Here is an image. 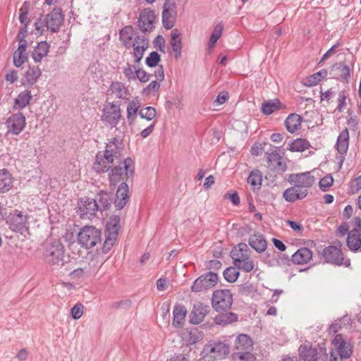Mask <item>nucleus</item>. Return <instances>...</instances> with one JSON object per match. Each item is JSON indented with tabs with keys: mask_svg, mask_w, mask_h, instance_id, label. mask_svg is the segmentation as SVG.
Returning a JSON list of instances; mask_svg holds the SVG:
<instances>
[{
	"mask_svg": "<svg viewBox=\"0 0 361 361\" xmlns=\"http://www.w3.org/2000/svg\"><path fill=\"white\" fill-rule=\"evenodd\" d=\"M122 145V141L120 139L114 137L111 140L106 144L104 153H97L93 169L98 173L107 171L111 167L114 160L120 157Z\"/></svg>",
	"mask_w": 361,
	"mask_h": 361,
	"instance_id": "obj_1",
	"label": "nucleus"
},
{
	"mask_svg": "<svg viewBox=\"0 0 361 361\" xmlns=\"http://www.w3.org/2000/svg\"><path fill=\"white\" fill-rule=\"evenodd\" d=\"M63 21V15L61 8H54L51 12L44 17H41L35 24V30L40 33L47 30L52 32L58 31Z\"/></svg>",
	"mask_w": 361,
	"mask_h": 361,
	"instance_id": "obj_2",
	"label": "nucleus"
},
{
	"mask_svg": "<svg viewBox=\"0 0 361 361\" xmlns=\"http://www.w3.org/2000/svg\"><path fill=\"white\" fill-rule=\"evenodd\" d=\"M43 259L47 264L61 267L65 264L64 247L59 241L47 244L43 252Z\"/></svg>",
	"mask_w": 361,
	"mask_h": 361,
	"instance_id": "obj_3",
	"label": "nucleus"
},
{
	"mask_svg": "<svg viewBox=\"0 0 361 361\" xmlns=\"http://www.w3.org/2000/svg\"><path fill=\"white\" fill-rule=\"evenodd\" d=\"M252 350V340L246 334H240L235 341L233 359L240 361H255Z\"/></svg>",
	"mask_w": 361,
	"mask_h": 361,
	"instance_id": "obj_4",
	"label": "nucleus"
},
{
	"mask_svg": "<svg viewBox=\"0 0 361 361\" xmlns=\"http://www.w3.org/2000/svg\"><path fill=\"white\" fill-rule=\"evenodd\" d=\"M299 361H326V349L318 345L313 348L310 343L301 345L298 348Z\"/></svg>",
	"mask_w": 361,
	"mask_h": 361,
	"instance_id": "obj_5",
	"label": "nucleus"
},
{
	"mask_svg": "<svg viewBox=\"0 0 361 361\" xmlns=\"http://www.w3.org/2000/svg\"><path fill=\"white\" fill-rule=\"evenodd\" d=\"M78 243L86 249L94 247L101 241V231L92 226H83L78 235Z\"/></svg>",
	"mask_w": 361,
	"mask_h": 361,
	"instance_id": "obj_6",
	"label": "nucleus"
},
{
	"mask_svg": "<svg viewBox=\"0 0 361 361\" xmlns=\"http://www.w3.org/2000/svg\"><path fill=\"white\" fill-rule=\"evenodd\" d=\"M233 304V295L229 290L219 289L214 291L212 298V305L216 312L230 310Z\"/></svg>",
	"mask_w": 361,
	"mask_h": 361,
	"instance_id": "obj_7",
	"label": "nucleus"
},
{
	"mask_svg": "<svg viewBox=\"0 0 361 361\" xmlns=\"http://www.w3.org/2000/svg\"><path fill=\"white\" fill-rule=\"evenodd\" d=\"M334 349L330 353V361H338L337 355H339V360L349 358L352 355V347L347 343L341 334H337L332 341Z\"/></svg>",
	"mask_w": 361,
	"mask_h": 361,
	"instance_id": "obj_8",
	"label": "nucleus"
},
{
	"mask_svg": "<svg viewBox=\"0 0 361 361\" xmlns=\"http://www.w3.org/2000/svg\"><path fill=\"white\" fill-rule=\"evenodd\" d=\"M229 353L227 344L216 341H211L207 343L202 350L204 357L214 360H221Z\"/></svg>",
	"mask_w": 361,
	"mask_h": 361,
	"instance_id": "obj_9",
	"label": "nucleus"
},
{
	"mask_svg": "<svg viewBox=\"0 0 361 361\" xmlns=\"http://www.w3.org/2000/svg\"><path fill=\"white\" fill-rule=\"evenodd\" d=\"M6 223L9 228L15 232L23 233L28 229L27 216L17 209L9 214L6 219Z\"/></svg>",
	"mask_w": 361,
	"mask_h": 361,
	"instance_id": "obj_10",
	"label": "nucleus"
},
{
	"mask_svg": "<svg viewBox=\"0 0 361 361\" xmlns=\"http://www.w3.org/2000/svg\"><path fill=\"white\" fill-rule=\"evenodd\" d=\"M133 173V161L130 158L124 160V169L121 166H116L111 169L109 176V181L111 185H116L123 180L124 176H132Z\"/></svg>",
	"mask_w": 361,
	"mask_h": 361,
	"instance_id": "obj_11",
	"label": "nucleus"
},
{
	"mask_svg": "<svg viewBox=\"0 0 361 361\" xmlns=\"http://www.w3.org/2000/svg\"><path fill=\"white\" fill-rule=\"evenodd\" d=\"M218 275L209 271L198 277L193 283L191 290L198 293L214 287L218 281Z\"/></svg>",
	"mask_w": 361,
	"mask_h": 361,
	"instance_id": "obj_12",
	"label": "nucleus"
},
{
	"mask_svg": "<svg viewBox=\"0 0 361 361\" xmlns=\"http://www.w3.org/2000/svg\"><path fill=\"white\" fill-rule=\"evenodd\" d=\"M288 180L292 185L298 186L300 189H306L308 191L314 184L316 178L312 174V172L306 171L290 174Z\"/></svg>",
	"mask_w": 361,
	"mask_h": 361,
	"instance_id": "obj_13",
	"label": "nucleus"
},
{
	"mask_svg": "<svg viewBox=\"0 0 361 361\" xmlns=\"http://www.w3.org/2000/svg\"><path fill=\"white\" fill-rule=\"evenodd\" d=\"M98 211L97 200L90 198H81L78 203V214L82 219H91L94 217Z\"/></svg>",
	"mask_w": 361,
	"mask_h": 361,
	"instance_id": "obj_14",
	"label": "nucleus"
},
{
	"mask_svg": "<svg viewBox=\"0 0 361 361\" xmlns=\"http://www.w3.org/2000/svg\"><path fill=\"white\" fill-rule=\"evenodd\" d=\"M266 157L269 168L281 173L286 171L287 165L280 154L279 148L271 147L269 151L266 152Z\"/></svg>",
	"mask_w": 361,
	"mask_h": 361,
	"instance_id": "obj_15",
	"label": "nucleus"
},
{
	"mask_svg": "<svg viewBox=\"0 0 361 361\" xmlns=\"http://www.w3.org/2000/svg\"><path fill=\"white\" fill-rule=\"evenodd\" d=\"M322 255L327 263L336 265H350V261L348 259L344 262L343 252H341V249L336 246L330 245L326 247L322 250Z\"/></svg>",
	"mask_w": 361,
	"mask_h": 361,
	"instance_id": "obj_16",
	"label": "nucleus"
},
{
	"mask_svg": "<svg viewBox=\"0 0 361 361\" xmlns=\"http://www.w3.org/2000/svg\"><path fill=\"white\" fill-rule=\"evenodd\" d=\"M121 118V109L112 102L107 103L103 109L102 120L111 128L116 127Z\"/></svg>",
	"mask_w": 361,
	"mask_h": 361,
	"instance_id": "obj_17",
	"label": "nucleus"
},
{
	"mask_svg": "<svg viewBox=\"0 0 361 361\" xmlns=\"http://www.w3.org/2000/svg\"><path fill=\"white\" fill-rule=\"evenodd\" d=\"M7 132L13 135L20 134L25 127L26 118L21 112L13 114L6 122Z\"/></svg>",
	"mask_w": 361,
	"mask_h": 361,
	"instance_id": "obj_18",
	"label": "nucleus"
},
{
	"mask_svg": "<svg viewBox=\"0 0 361 361\" xmlns=\"http://www.w3.org/2000/svg\"><path fill=\"white\" fill-rule=\"evenodd\" d=\"M354 222L355 227L348 233L347 245L352 251H361V218L355 217Z\"/></svg>",
	"mask_w": 361,
	"mask_h": 361,
	"instance_id": "obj_19",
	"label": "nucleus"
},
{
	"mask_svg": "<svg viewBox=\"0 0 361 361\" xmlns=\"http://www.w3.org/2000/svg\"><path fill=\"white\" fill-rule=\"evenodd\" d=\"M176 16V5L175 0H165L162 11V23L166 29H171L174 25Z\"/></svg>",
	"mask_w": 361,
	"mask_h": 361,
	"instance_id": "obj_20",
	"label": "nucleus"
},
{
	"mask_svg": "<svg viewBox=\"0 0 361 361\" xmlns=\"http://www.w3.org/2000/svg\"><path fill=\"white\" fill-rule=\"evenodd\" d=\"M154 12L147 8L141 11L138 19V26L142 32H151L154 28L155 21Z\"/></svg>",
	"mask_w": 361,
	"mask_h": 361,
	"instance_id": "obj_21",
	"label": "nucleus"
},
{
	"mask_svg": "<svg viewBox=\"0 0 361 361\" xmlns=\"http://www.w3.org/2000/svg\"><path fill=\"white\" fill-rule=\"evenodd\" d=\"M121 219L118 216H113L106 224L107 235L104 242L105 246H111L116 241L120 229Z\"/></svg>",
	"mask_w": 361,
	"mask_h": 361,
	"instance_id": "obj_22",
	"label": "nucleus"
},
{
	"mask_svg": "<svg viewBox=\"0 0 361 361\" xmlns=\"http://www.w3.org/2000/svg\"><path fill=\"white\" fill-rule=\"evenodd\" d=\"M133 48V55L135 57V63L139 64L142 60L145 51L149 47V42L144 36L137 35L133 42L131 43L130 47Z\"/></svg>",
	"mask_w": 361,
	"mask_h": 361,
	"instance_id": "obj_23",
	"label": "nucleus"
},
{
	"mask_svg": "<svg viewBox=\"0 0 361 361\" xmlns=\"http://www.w3.org/2000/svg\"><path fill=\"white\" fill-rule=\"evenodd\" d=\"M308 195L306 189H300L298 186L292 185L285 190L283 193V197L288 202H294L305 198Z\"/></svg>",
	"mask_w": 361,
	"mask_h": 361,
	"instance_id": "obj_24",
	"label": "nucleus"
},
{
	"mask_svg": "<svg viewBox=\"0 0 361 361\" xmlns=\"http://www.w3.org/2000/svg\"><path fill=\"white\" fill-rule=\"evenodd\" d=\"M156 80H152L145 88L142 90V94L145 95H149L152 93L157 92L160 87L159 82L164 80V70L162 66L157 68L154 73Z\"/></svg>",
	"mask_w": 361,
	"mask_h": 361,
	"instance_id": "obj_25",
	"label": "nucleus"
},
{
	"mask_svg": "<svg viewBox=\"0 0 361 361\" xmlns=\"http://www.w3.org/2000/svg\"><path fill=\"white\" fill-rule=\"evenodd\" d=\"M250 250L248 248L247 244L244 243H239L234 247L231 252V256L233 260L234 264L243 259H247V257H250Z\"/></svg>",
	"mask_w": 361,
	"mask_h": 361,
	"instance_id": "obj_26",
	"label": "nucleus"
},
{
	"mask_svg": "<svg viewBox=\"0 0 361 361\" xmlns=\"http://www.w3.org/2000/svg\"><path fill=\"white\" fill-rule=\"evenodd\" d=\"M209 306L198 303L194 305L190 318V322L194 324L201 323L209 311Z\"/></svg>",
	"mask_w": 361,
	"mask_h": 361,
	"instance_id": "obj_27",
	"label": "nucleus"
},
{
	"mask_svg": "<svg viewBox=\"0 0 361 361\" xmlns=\"http://www.w3.org/2000/svg\"><path fill=\"white\" fill-rule=\"evenodd\" d=\"M128 186L126 183H122L116 192L115 207L118 209H122L128 201Z\"/></svg>",
	"mask_w": 361,
	"mask_h": 361,
	"instance_id": "obj_28",
	"label": "nucleus"
},
{
	"mask_svg": "<svg viewBox=\"0 0 361 361\" xmlns=\"http://www.w3.org/2000/svg\"><path fill=\"white\" fill-rule=\"evenodd\" d=\"M249 245L257 252H264L267 247V242L264 235L259 233L251 235L248 240Z\"/></svg>",
	"mask_w": 361,
	"mask_h": 361,
	"instance_id": "obj_29",
	"label": "nucleus"
},
{
	"mask_svg": "<svg viewBox=\"0 0 361 361\" xmlns=\"http://www.w3.org/2000/svg\"><path fill=\"white\" fill-rule=\"evenodd\" d=\"M312 258V252L307 247L298 249L292 256L291 260L295 264H305Z\"/></svg>",
	"mask_w": 361,
	"mask_h": 361,
	"instance_id": "obj_30",
	"label": "nucleus"
},
{
	"mask_svg": "<svg viewBox=\"0 0 361 361\" xmlns=\"http://www.w3.org/2000/svg\"><path fill=\"white\" fill-rule=\"evenodd\" d=\"M108 94L116 99H126L128 90L126 86L120 82H113L110 85Z\"/></svg>",
	"mask_w": 361,
	"mask_h": 361,
	"instance_id": "obj_31",
	"label": "nucleus"
},
{
	"mask_svg": "<svg viewBox=\"0 0 361 361\" xmlns=\"http://www.w3.org/2000/svg\"><path fill=\"white\" fill-rule=\"evenodd\" d=\"M349 133L348 128L343 130L337 137L336 149L341 154L347 152L349 146Z\"/></svg>",
	"mask_w": 361,
	"mask_h": 361,
	"instance_id": "obj_32",
	"label": "nucleus"
},
{
	"mask_svg": "<svg viewBox=\"0 0 361 361\" xmlns=\"http://www.w3.org/2000/svg\"><path fill=\"white\" fill-rule=\"evenodd\" d=\"M32 97L30 91L26 90L21 92L15 99L13 109L20 110L25 108L30 104Z\"/></svg>",
	"mask_w": 361,
	"mask_h": 361,
	"instance_id": "obj_33",
	"label": "nucleus"
},
{
	"mask_svg": "<svg viewBox=\"0 0 361 361\" xmlns=\"http://www.w3.org/2000/svg\"><path fill=\"white\" fill-rule=\"evenodd\" d=\"M301 117L296 114H290L285 121V126L287 130L293 133L298 130L301 126Z\"/></svg>",
	"mask_w": 361,
	"mask_h": 361,
	"instance_id": "obj_34",
	"label": "nucleus"
},
{
	"mask_svg": "<svg viewBox=\"0 0 361 361\" xmlns=\"http://www.w3.org/2000/svg\"><path fill=\"white\" fill-rule=\"evenodd\" d=\"M170 44L175 54V58L178 59L181 56L182 42L180 34L177 30L171 31Z\"/></svg>",
	"mask_w": 361,
	"mask_h": 361,
	"instance_id": "obj_35",
	"label": "nucleus"
},
{
	"mask_svg": "<svg viewBox=\"0 0 361 361\" xmlns=\"http://www.w3.org/2000/svg\"><path fill=\"white\" fill-rule=\"evenodd\" d=\"M173 325L176 327H180L185 320L187 313L185 307L183 305H177L173 308Z\"/></svg>",
	"mask_w": 361,
	"mask_h": 361,
	"instance_id": "obj_36",
	"label": "nucleus"
},
{
	"mask_svg": "<svg viewBox=\"0 0 361 361\" xmlns=\"http://www.w3.org/2000/svg\"><path fill=\"white\" fill-rule=\"evenodd\" d=\"M120 40L126 48H130L133 42L135 36L134 30L132 26H126L120 31Z\"/></svg>",
	"mask_w": 361,
	"mask_h": 361,
	"instance_id": "obj_37",
	"label": "nucleus"
},
{
	"mask_svg": "<svg viewBox=\"0 0 361 361\" xmlns=\"http://www.w3.org/2000/svg\"><path fill=\"white\" fill-rule=\"evenodd\" d=\"M49 50V45L47 42H41L32 52V58L35 62H40L45 57Z\"/></svg>",
	"mask_w": 361,
	"mask_h": 361,
	"instance_id": "obj_38",
	"label": "nucleus"
},
{
	"mask_svg": "<svg viewBox=\"0 0 361 361\" xmlns=\"http://www.w3.org/2000/svg\"><path fill=\"white\" fill-rule=\"evenodd\" d=\"M12 177L6 169L0 170V192H6L12 188Z\"/></svg>",
	"mask_w": 361,
	"mask_h": 361,
	"instance_id": "obj_39",
	"label": "nucleus"
},
{
	"mask_svg": "<svg viewBox=\"0 0 361 361\" xmlns=\"http://www.w3.org/2000/svg\"><path fill=\"white\" fill-rule=\"evenodd\" d=\"M310 146V142L306 139L298 138L289 144L288 149L291 152H303Z\"/></svg>",
	"mask_w": 361,
	"mask_h": 361,
	"instance_id": "obj_40",
	"label": "nucleus"
},
{
	"mask_svg": "<svg viewBox=\"0 0 361 361\" xmlns=\"http://www.w3.org/2000/svg\"><path fill=\"white\" fill-rule=\"evenodd\" d=\"M42 71L38 66L30 67L25 73V79L29 85L35 84L41 76Z\"/></svg>",
	"mask_w": 361,
	"mask_h": 361,
	"instance_id": "obj_41",
	"label": "nucleus"
},
{
	"mask_svg": "<svg viewBox=\"0 0 361 361\" xmlns=\"http://www.w3.org/2000/svg\"><path fill=\"white\" fill-rule=\"evenodd\" d=\"M281 102L279 99L269 100L262 103V112L264 115H270L280 109Z\"/></svg>",
	"mask_w": 361,
	"mask_h": 361,
	"instance_id": "obj_42",
	"label": "nucleus"
},
{
	"mask_svg": "<svg viewBox=\"0 0 361 361\" xmlns=\"http://www.w3.org/2000/svg\"><path fill=\"white\" fill-rule=\"evenodd\" d=\"M30 2L25 1L19 9V20L25 26H28L30 20L28 17L30 10Z\"/></svg>",
	"mask_w": 361,
	"mask_h": 361,
	"instance_id": "obj_43",
	"label": "nucleus"
},
{
	"mask_svg": "<svg viewBox=\"0 0 361 361\" xmlns=\"http://www.w3.org/2000/svg\"><path fill=\"white\" fill-rule=\"evenodd\" d=\"M238 320L237 314L228 312L215 317V322L219 325H227Z\"/></svg>",
	"mask_w": 361,
	"mask_h": 361,
	"instance_id": "obj_44",
	"label": "nucleus"
},
{
	"mask_svg": "<svg viewBox=\"0 0 361 361\" xmlns=\"http://www.w3.org/2000/svg\"><path fill=\"white\" fill-rule=\"evenodd\" d=\"M94 200H97L98 210L108 209L111 205L109 195L106 192H100Z\"/></svg>",
	"mask_w": 361,
	"mask_h": 361,
	"instance_id": "obj_45",
	"label": "nucleus"
},
{
	"mask_svg": "<svg viewBox=\"0 0 361 361\" xmlns=\"http://www.w3.org/2000/svg\"><path fill=\"white\" fill-rule=\"evenodd\" d=\"M262 173L259 170L252 171L247 178V183L254 188H259L262 185Z\"/></svg>",
	"mask_w": 361,
	"mask_h": 361,
	"instance_id": "obj_46",
	"label": "nucleus"
},
{
	"mask_svg": "<svg viewBox=\"0 0 361 361\" xmlns=\"http://www.w3.org/2000/svg\"><path fill=\"white\" fill-rule=\"evenodd\" d=\"M333 68H336L339 71V76L345 82H348L350 78V69L349 66L343 63H338L334 65Z\"/></svg>",
	"mask_w": 361,
	"mask_h": 361,
	"instance_id": "obj_47",
	"label": "nucleus"
},
{
	"mask_svg": "<svg viewBox=\"0 0 361 361\" xmlns=\"http://www.w3.org/2000/svg\"><path fill=\"white\" fill-rule=\"evenodd\" d=\"M224 27L221 24H218L215 26L209 41V48L212 49L218 39L221 37L222 35Z\"/></svg>",
	"mask_w": 361,
	"mask_h": 361,
	"instance_id": "obj_48",
	"label": "nucleus"
},
{
	"mask_svg": "<svg viewBox=\"0 0 361 361\" xmlns=\"http://www.w3.org/2000/svg\"><path fill=\"white\" fill-rule=\"evenodd\" d=\"M234 265L238 269H240L245 272H250L255 268L254 261L250 258V257H247V259H245L239 261V262L235 263Z\"/></svg>",
	"mask_w": 361,
	"mask_h": 361,
	"instance_id": "obj_49",
	"label": "nucleus"
},
{
	"mask_svg": "<svg viewBox=\"0 0 361 361\" xmlns=\"http://www.w3.org/2000/svg\"><path fill=\"white\" fill-rule=\"evenodd\" d=\"M140 106V102L137 99H134L129 102L127 106V118L128 120L135 116Z\"/></svg>",
	"mask_w": 361,
	"mask_h": 361,
	"instance_id": "obj_50",
	"label": "nucleus"
},
{
	"mask_svg": "<svg viewBox=\"0 0 361 361\" xmlns=\"http://www.w3.org/2000/svg\"><path fill=\"white\" fill-rule=\"evenodd\" d=\"M239 276V271L236 267H228L224 271V276L225 279L228 282H235Z\"/></svg>",
	"mask_w": 361,
	"mask_h": 361,
	"instance_id": "obj_51",
	"label": "nucleus"
},
{
	"mask_svg": "<svg viewBox=\"0 0 361 361\" xmlns=\"http://www.w3.org/2000/svg\"><path fill=\"white\" fill-rule=\"evenodd\" d=\"M137 69V68L135 67V66L127 63L126 66L123 68V73L125 77L129 81L135 80Z\"/></svg>",
	"mask_w": 361,
	"mask_h": 361,
	"instance_id": "obj_52",
	"label": "nucleus"
},
{
	"mask_svg": "<svg viewBox=\"0 0 361 361\" xmlns=\"http://www.w3.org/2000/svg\"><path fill=\"white\" fill-rule=\"evenodd\" d=\"M139 114L142 118H145L147 121H152L156 116L157 111L152 106H147L140 109Z\"/></svg>",
	"mask_w": 361,
	"mask_h": 361,
	"instance_id": "obj_53",
	"label": "nucleus"
},
{
	"mask_svg": "<svg viewBox=\"0 0 361 361\" xmlns=\"http://www.w3.org/2000/svg\"><path fill=\"white\" fill-rule=\"evenodd\" d=\"M161 61L160 55L157 51H152L146 58V64L149 67H156L158 63Z\"/></svg>",
	"mask_w": 361,
	"mask_h": 361,
	"instance_id": "obj_54",
	"label": "nucleus"
},
{
	"mask_svg": "<svg viewBox=\"0 0 361 361\" xmlns=\"http://www.w3.org/2000/svg\"><path fill=\"white\" fill-rule=\"evenodd\" d=\"M84 306L82 303L75 304L71 310V317L74 319H80L83 314Z\"/></svg>",
	"mask_w": 361,
	"mask_h": 361,
	"instance_id": "obj_55",
	"label": "nucleus"
},
{
	"mask_svg": "<svg viewBox=\"0 0 361 361\" xmlns=\"http://www.w3.org/2000/svg\"><path fill=\"white\" fill-rule=\"evenodd\" d=\"M348 97V94L345 91L342 90L338 93V106L336 109L340 112L343 111L346 106V99Z\"/></svg>",
	"mask_w": 361,
	"mask_h": 361,
	"instance_id": "obj_56",
	"label": "nucleus"
},
{
	"mask_svg": "<svg viewBox=\"0 0 361 361\" xmlns=\"http://www.w3.org/2000/svg\"><path fill=\"white\" fill-rule=\"evenodd\" d=\"M27 54L16 51L13 54V63L16 67L21 66L27 59Z\"/></svg>",
	"mask_w": 361,
	"mask_h": 361,
	"instance_id": "obj_57",
	"label": "nucleus"
},
{
	"mask_svg": "<svg viewBox=\"0 0 361 361\" xmlns=\"http://www.w3.org/2000/svg\"><path fill=\"white\" fill-rule=\"evenodd\" d=\"M334 179L331 175L324 176L319 180V188L323 190L326 191L327 188L332 185Z\"/></svg>",
	"mask_w": 361,
	"mask_h": 361,
	"instance_id": "obj_58",
	"label": "nucleus"
},
{
	"mask_svg": "<svg viewBox=\"0 0 361 361\" xmlns=\"http://www.w3.org/2000/svg\"><path fill=\"white\" fill-rule=\"evenodd\" d=\"M152 77V74L147 73L145 70L140 68H137L136 78H137L141 82H148Z\"/></svg>",
	"mask_w": 361,
	"mask_h": 361,
	"instance_id": "obj_59",
	"label": "nucleus"
},
{
	"mask_svg": "<svg viewBox=\"0 0 361 361\" xmlns=\"http://www.w3.org/2000/svg\"><path fill=\"white\" fill-rule=\"evenodd\" d=\"M224 198L230 200L234 205H238L240 204V197L237 192L226 193L224 195Z\"/></svg>",
	"mask_w": 361,
	"mask_h": 361,
	"instance_id": "obj_60",
	"label": "nucleus"
},
{
	"mask_svg": "<svg viewBox=\"0 0 361 361\" xmlns=\"http://www.w3.org/2000/svg\"><path fill=\"white\" fill-rule=\"evenodd\" d=\"M18 73H17V71H16L14 70L9 71L6 75V80L7 81H9L11 83L15 82L18 80Z\"/></svg>",
	"mask_w": 361,
	"mask_h": 361,
	"instance_id": "obj_61",
	"label": "nucleus"
},
{
	"mask_svg": "<svg viewBox=\"0 0 361 361\" xmlns=\"http://www.w3.org/2000/svg\"><path fill=\"white\" fill-rule=\"evenodd\" d=\"M228 99V94L223 92L219 94L216 97V102L219 104H224Z\"/></svg>",
	"mask_w": 361,
	"mask_h": 361,
	"instance_id": "obj_62",
	"label": "nucleus"
},
{
	"mask_svg": "<svg viewBox=\"0 0 361 361\" xmlns=\"http://www.w3.org/2000/svg\"><path fill=\"white\" fill-rule=\"evenodd\" d=\"M155 124L153 123L149 126L142 130L140 135L143 138L148 137L153 131Z\"/></svg>",
	"mask_w": 361,
	"mask_h": 361,
	"instance_id": "obj_63",
	"label": "nucleus"
},
{
	"mask_svg": "<svg viewBox=\"0 0 361 361\" xmlns=\"http://www.w3.org/2000/svg\"><path fill=\"white\" fill-rule=\"evenodd\" d=\"M166 279L160 278L157 281V288L159 290H164L167 288Z\"/></svg>",
	"mask_w": 361,
	"mask_h": 361,
	"instance_id": "obj_64",
	"label": "nucleus"
}]
</instances>
